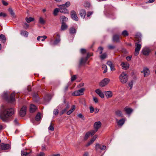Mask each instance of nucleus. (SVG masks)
<instances>
[{
  "label": "nucleus",
  "mask_w": 156,
  "mask_h": 156,
  "mask_svg": "<svg viewBox=\"0 0 156 156\" xmlns=\"http://www.w3.org/2000/svg\"><path fill=\"white\" fill-rule=\"evenodd\" d=\"M69 106L68 104H67L65 108L62 110L60 113V115H62L64 113L66 112L67 109L69 108Z\"/></svg>",
  "instance_id": "c85d7f7f"
},
{
  "label": "nucleus",
  "mask_w": 156,
  "mask_h": 156,
  "mask_svg": "<svg viewBox=\"0 0 156 156\" xmlns=\"http://www.w3.org/2000/svg\"><path fill=\"white\" fill-rule=\"evenodd\" d=\"M113 41L114 42H117L119 41V36L117 35H115L113 37Z\"/></svg>",
  "instance_id": "bb28decb"
},
{
  "label": "nucleus",
  "mask_w": 156,
  "mask_h": 156,
  "mask_svg": "<svg viewBox=\"0 0 156 156\" xmlns=\"http://www.w3.org/2000/svg\"><path fill=\"white\" fill-rule=\"evenodd\" d=\"M150 51L151 50L149 48L145 47L142 49V52L144 55H148Z\"/></svg>",
  "instance_id": "ddd939ff"
},
{
  "label": "nucleus",
  "mask_w": 156,
  "mask_h": 156,
  "mask_svg": "<svg viewBox=\"0 0 156 156\" xmlns=\"http://www.w3.org/2000/svg\"><path fill=\"white\" fill-rule=\"evenodd\" d=\"M75 109V106L74 105L72 106L71 109L67 112V114L69 115L72 113Z\"/></svg>",
  "instance_id": "c756f323"
},
{
  "label": "nucleus",
  "mask_w": 156,
  "mask_h": 156,
  "mask_svg": "<svg viewBox=\"0 0 156 156\" xmlns=\"http://www.w3.org/2000/svg\"><path fill=\"white\" fill-rule=\"evenodd\" d=\"M144 76L146 77L150 73V71L148 68H144L143 70Z\"/></svg>",
  "instance_id": "412c9836"
},
{
  "label": "nucleus",
  "mask_w": 156,
  "mask_h": 156,
  "mask_svg": "<svg viewBox=\"0 0 156 156\" xmlns=\"http://www.w3.org/2000/svg\"><path fill=\"white\" fill-rule=\"evenodd\" d=\"M8 11L12 17H15L16 16L12 8H9L8 9Z\"/></svg>",
  "instance_id": "7c9ffc66"
},
{
  "label": "nucleus",
  "mask_w": 156,
  "mask_h": 156,
  "mask_svg": "<svg viewBox=\"0 0 156 156\" xmlns=\"http://www.w3.org/2000/svg\"><path fill=\"white\" fill-rule=\"evenodd\" d=\"M93 12H87V17H89L90 16L92 15L93 14Z\"/></svg>",
  "instance_id": "e2e57ef3"
},
{
  "label": "nucleus",
  "mask_w": 156,
  "mask_h": 156,
  "mask_svg": "<svg viewBox=\"0 0 156 156\" xmlns=\"http://www.w3.org/2000/svg\"><path fill=\"white\" fill-rule=\"evenodd\" d=\"M131 58H132L131 56H128L126 57V59L127 60V61H129L131 60Z\"/></svg>",
  "instance_id": "680f3d73"
},
{
  "label": "nucleus",
  "mask_w": 156,
  "mask_h": 156,
  "mask_svg": "<svg viewBox=\"0 0 156 156\" xmlns=\"http://www.w3.org/2000/svg\"><path fill=\"white\" fill-rule=\"evenodd\" d=\"M70 2H67L65 4H63L62 5L65 7H68L70 6Z\"/></svg>",
  "instance_id": "a18cd8bd"
},
{
  "label": "nucleus",
  "mask_w": 156,
  "mask_h": 156,
  "mask_svg": "<svg viewBox=\"0 0 156 156\" xmlns=\"http://www.w3.org/2000/svg\"><path fill=\"white\" fill-rule=\"evenodd\" d=\"M81 52L82 54L85 53L86 52V50L84 49H81Z\"/></svg>",
  "instance_id": "69168bd1"
},
{
  "label": "nucleus",
  "mask_w": 156,
  "mask_h": 156,
  "mask_svg": "<svg viewBox=\"0 0 156 156\" xmlns=\"http://www.w3.org/2000/svg\"><path fill=\"white\" fill-rule=\"evenodd\" d=\"M67 26L64 23L62 22L61 27V28L62 30H65L67 28Z\"/></svg>",
  "instance_id": "72a5a7b5"
},
{
  "label": "nucleus",
  "mask_w": 156,
  "mask_h": 156,
  "mask_svg": "<svg viewBox=\"0 0 156 156\" xmlns=\"http://www.w3.org/2000/svg\"><path fill=\"white\" fill-rule=\"evenodd\" d=\"M39 21L40 23L42 24H44L45 23V21L44 19L41 17L39 18Z\"/></svg>",
  "instance_id": "c03bdc74"
},
{
  "label": "nucleus",
  "mask_w": 156,
  "mask_h": 156,
  "mask_svg": "<svg viewBox=\"0 0 156 156\" xmlns=\"http://www.w3.org/2000/svg\"><path fill=\"white\" fill-rule=\"evenodd\" d=\"M26 149L22 150L21 151V156H27L28 154H29L31 153V151L30 152H27L26 151Z\"/></svg>",
  "instance_id": "4be33fe9"
},
{
  "label": "nucleus",
  "mask_w": 156,
  "mask_h": 156,
  "mask_svg": "<svg viewBox=\"0 0 156 156\" xmlns=\"http://www.w3.org/2000/svg\"><path fill=\"white\" fill-rule=\"evenodd\" d=\"M14 113V110L12 108H6L3 112L0 114V118L3 121H6L8 117L12 116Z\"/></svg>",
  "instance_id": "f257e3e1"
},
{
  "label": "nucleus",
  "mask_w": 156,
  "mask_h": 156,
  "mask_svg": "<svg viewBox=\"0 0 156 156\" xmlns=\"http://www.w3.org/2000/svg\"><path fill=\"white\" fill-rule=\"evenodd\" d=\"M141 34L140 33H138L135 35V37L136 41H138L139 43H140L141 41Z\"/></svg>",
  "instance_id": "aec40b11"
},
{
  "label": "nucleus",
  "mask_w": 156,
  "mask_h": 156,
  "mask_svg": "<svg viewBox=\"0 0 156 156\" xmlns=\"http://www.w3.org/2000/svg\"><path fill=\"white\" fill-rule=\"evenodd\" d=\"M118 125L119 126H122L125 123V120L124 119H122L119 120L116 119Z\"/></svg>",
  "instance_id": "a211bd4d"
},
{
  "label": "nucleus",
  "mask_w": 156,
  "mask_h": 156,
  "mask_svg": "<svg viewBox=\"0 0 156 156\" xmlns=\"http://www.w3.org/2000/svg\"><path fill=\"white\" fill-rule=\"evenodd\" d=\"M48 129L49 130H50L52 131H53L54 130V127L52 126H51V125L49 126V127H48Z\"/></svg>",
  "instance_id": "052dcab7"
},
{
  "label": "nucleus",
  "mask_w": 156,
  "mask_h": 156,
  "mask_svg": "<svg viewBox=\"0 0 156 156\" xmlns=\"http://www.w3.org/2000/svg\"><path fill=\"white\" fill-rule=\"evenodd\" d=\"M101 146L99 144H96L95 149L96 150H98L99 149H101Z\"/></svg>",
  "instance_id": "49530a36"
},
{
  "label": "nucleus",
  "mask_w": 156,
  "mask_h": 156,
  "mask_svg": "<svg viewBox=\"0 0 156 156\" xmlns=\"http://www.w3.org/2000/svg\"><path fill=\"white\" fill-rule=\"evenodd\" d=\"M91 55H90L89 53H88L87 54V55L86 57L82 58L80 62V65L85 64L87 61L88 58Z\"/></svg>",
  "instance_id": "9b49d317"
},
{
  "label": "nucleus",
  "mask_w": 156,
  "mask_h": 156,
  "mask_svg": "<svg viewBox=\"0 0 156 156\" xmlns=\"http://www.w3.org/2000/svg\"><path fill=\"white\" fill-rule=\"evenodd\" d=\"M59 12V9L56 8H55L53 12V14L55 16L57 15L58 12Z\"/></svg>",
  "instance_id": "79ce46f5"
},
{
  "label": "nucleus",
  "mask_w": 156,
  "mask_h": 156,
  "mask_svg": "<svg viewBox=\"0 0 156 156\" xmlns=\"http://www.w3.org/2000/svg\"><path fill=\"white\" fill-rule=\"evenodd\" d=\"M103 50V48L101 47H99L98 48V50L100 51L99 53L100 54L102 53Z\"/></svg>",
  "instance_id": "5fc2aeb1"
},
{
  "label": "nucleus",
  "mask_w": 156,
  "mask_h": 156,
  "mask_svg": "<svg viewBox=\"0 0 156 156\" xmlns=\"http://www.w3.org/2000/svg\"><path fill=\"white\" fill-rule=\"evenodd\" d=\"M76 78V75H74L71 76V81H73Z\"/></svg>",
  "instance_id": "603ef678"
},
{
  "label": "nucleus",
  "mask_w": 156,
  "mask_h": 156,
  "mask_svg": "<svg viewBox=\"0 0 156 156\" xmlns=\"http://www.w3.org/2000/svg\"><path fill=\"white\" fill-rule=\"evenodd\" d=\"M107 56V54L106 53H104L102 54L100 56V58L101 59H104L106 58Z\"/></svg>",
  "instance_id": "37998d69"
},
{
  "label": "nucleus",
  "mask_w": 156,
  "mask_h": 156,
  "mask_svg": "<svg viewBox=\"0 0 156 156\" xmlns=\"http://www.w3.org/2000/svg\"><path fill=\"white\" fill-rule=\"evenodd\" d=\"M120 82L122 83H125L128 80V76L126 74L122 72L119 77Z\"/></svg>",
  "instance_id": "7ed1b4c3"
},
{
  "label": "nucleus",
  "mask_w": 156,
  "mask_h": 156,
  "mask_svg": "<svg viewBox=\"0 0 156 156\" xmlns=\"http://www.w3.org/2000/svg\"><path fill=\"white\" fill-rule=\"evenodd\" d=\"M58 6L59 7V12L64 13H69V11L63 5H58Z\"/></svg>",
  "instance_id": "0eeeda50"
},
{
  "label": "nucleus",
  "mask_w": 156,
  "mask_h": 156,
  "mask_svg": "<svg viewBox=\"0 0 156 156\" xmlns=\"http://www.w3.org/2000/svg\"><path fill=\"white\" fill-rule=\"evenodd\" d=\"M10 146L9 144L2 143L0 145V149L2 150H6L9 149Z\"/></svg>",
  "instance_id": "f8f14e48"
},
{
  "label": "nucleus",
  "mask_w": 156,
  "mask_h": 156,
  "mask_svg": "<svg viewBox=\"0 0 156 156\" xmlns=\"http://www.w3.org/2000/svg\"><path fill=\"white\" fill-rule=\"evenodd\" d=\"M95 92L101 98H104V94L100 89H96Z\"/></svg>",
  "instance_id": "f3484780"
},
{
  "label": "nucleus",
  "mask_w": 156,
  "mask_h": 156,
  "mask_svg": "<svg viewBox=\"0 0 156 156\" xmlns=\"http://www.w3.org/2000/svg\"><path fill=\"white\" fill-rule=\"evenodd\" d=\"M2 97L3 99L9 102L13 103L15 101V97L14 93L10 94L9 91H4L2 94Z\"/></svg>",
  "instance_id": "f03ea898"
},
{
  "label": "nucleus",
  "mask_w": 156,
  "mask_h": 156,
  "mask_svg": "<svg viewBox=\"0 0 156 156\" xmlns=\"http://www.w3.org/2000/svg\"><path fill=\"white\" fill-rule=\"evenodd\" d=\"M110 80L107 78H105L102 80L100 83V85L102 87H103L107 85L109 82Z\"/></svg>",
  "instance_id": "1a4fd4ad"
},
{
  "label": "nucleus",
  "mask_w": 156,
  "mask_h": 156,
  "mask_svg": "<svg viewBox=\"0 0 156 156\" xmlns=\"http://www.w3.org/2000/svg\"><path fill=\"white\" fill-rule=\"evenodd\" d=\"M84 90V88H81L79 90L75 91L72 94L73 96H78L82 95L83 94V91Z\"/></svg>",
  "instance_id": "39448f33"
},
{
  "label": "nucleus",
  "mask_w": 156,
  "mask_h": 156,
  "mask_svg": "<svg viewBox=\"0 0 156 156\" xmlns=\"http://www.w3.org/2000/svg\"><path fill=\"white\" fill-rule=\"evenodd\" d=\"M101 125V123L100 121L96 122L94 125V128L95 130H94L95 131V133L97 132L98 129H99Z\"/></svg>",
  "instance_id": "4468645a"
},
{
  "label": "nucleus",
  "mask_w": 156,
  "mask_h": 156,
  "mask_svg": "<svg viewBox=\"0 0 156 156\" xmlns=\"http://www.w3.org/2000/svg\"><path fill=\"white\" fill-rule=\"evenodd\" d=\"M22 25L23 28L27 29L28 28L29 25L27 23L25 22L23 23H22Z\"/></svg>",
  "instance_id": "58836bf2"
},
{
  "label": "nucleus",
  "mask_w": 156,
  "mask_h": 156,
  "mask_svg": "<svg viewBox=\"0 0 156 156\" xmlns=\"http://www.w3.org/2000/svg\"><path fill=\"white\" fill-rule=\"evenodd\" d=\"M6 14L3 12H1L0 13V16H2L3 17H5L6 16Z\"/></svg>",
  "instance_id": "6e6d98bb"
},
{
  "label": "nucleus",
  "mask_w": 156,
  "mask_h": 156,
  "mask_svg": "<svg viewBox=\"0 0 156 156\" xmlns=\"http://www.w3.org/2000/svg\"><path fill=\"white\" fill-rule=\"evenodd\" d=\"M107 64L108 66H110V67L113 65L112 62L110 61H108L107 62Z\"/></svg>",
  "instance_id": "4d7b16f0"
},
{
  "label": "nucleus",
  "mask_w": 156,
  "mask_h": 156,
  "mask_svg": "<svg viewBox=\"0 0 156 156\" xmlns=\"http://www.w3.org/2000/svg\"><path fill=\"white\" fill-rule=\"evenodd\" d=\"M77 116L78 117L81 118L82 120H84V117L82 114H79Z\"/></svg>",
  "instance_id": "de8ad7c7"
},
{
  "label": "nucleus",
  "mask_w": 156,
  "mask_h": 156,
  "mask_svg": "<svg viewBox=\"0 0 156 156\" xmlns=\"http://www.w3.org/2000/svg\"><path fill=\"white\" fill-rule=\"evenodd\" d=\"M60 20L62 22L64 23V22L67 21L68 18L64 16H62L60 17Z\"/></svg>",
  "instance_id": "473e14b6"
},
{
  "label": "nucleus",
  "mask_w": 156,
  "mask_h": 156,
  "mask_svg": "<svg viewBox=\"0 0 156 156\" xmlns=\"http://www.w3.org/2000/svg\"><path fill=\"white\" fill-rule=\"evenodd\" d=\"M106 147L105 145H102L101 146V149L102 150H104L105 149Z\"/></svg>",
  "instance_id": "338daca9"
},
{
  "label": "nucleus",
  "mask_w": 156,
  "mask_h": 156,
  "mask_svg": "<svg viewBox=\"0 0 156 156\" xmlns=\"http://www.w3.org/2000/svg\"><path fill=\"white\" fill-rule=\"evenodd\" d=\"M57 38L53 42L52 39H51V40L50 42V44L51 45H56L60 42V36L59 34H57Z\"/></svg>",
  "instance_id": "20e7f679"
},
{
  "label": "nucleus",
  "mask_w": 156,
  "mask_h": 156,
  "mask_svg": "<svg viewBox=\"0 0 156 156\" xmlns=\"http://www.w3.org/2000/svg\"><path fill=\"white\" fill-rule=\"evenodd\" d=\"M54 114L55 115H57L58 113V110L57 109H55L53 112Z\"/></svg>",
  "instance_id": "09e8293b"
},
{
  "label": "nucleus",
  "mask_w": 156,
  "mask_h": 156,
  "mask_svg": "<svg viewBox=\"0 0 156 156\" xmlns=\"http://www.w3.org/2000/svg\"><path fill=\"white\" fill-rule=\"evenodd\" d=\"M140 43L136 42L135 44L136 48H135V51L134 52V55L136 56L137 55L141 48V45L139 44Z\"/></svg>",
  "instance_id": "423d86ee"
},
{
  "label": "nucleus",
  "mask_w": 156,
  "mask_h": 156,
  "mask_svg": "<svg viewBox=\"0 0 156 156\" xmlns=\"http://www.w3.org/2000/svg\"><path fill=\"white\" fill-rule=\"evenodd\" d=\"M50 156H61V155L59 154H52L50 155Z\"/></svg>",
  "instance_id": "774afa93"
},
{
  "label": "nucleus",
  "mask_w": 156,
  "mask_h": 156,
  "mask_svg": "<svg viewBox=\"0 0 156 156\" xmlns=\"http://www.w3.org/2000/svg\"><path fill=\"white\" fill-rule=\"evenodd\" d=\"M86 11L84 9H81L80 11V14L81 17L84 18L86 15Z\"/></svg>",
  "instance_id": "5701e85b"
},
{
  "label": "nucleus",
  "mask_w": 156,
  "mask_h": 156,
  "mask_svg": "<svg viewBox=\"0 0 156 156\" xmlns=\"http://www.w3.org/2000/svg\"><path fill=\"white\" fill-rule=\"evenodd\" d=\"M105 94L107 98H111L112 96V93L111 91H107L105 92Z\"/></svg>",
  "instance_id": "393cba45"
},
{
  "label": "nucleus",
  "mask_w": 156,
  "mask_h": 156,
  "mask_svg": "<svg viewBox=\"0 0 156 156\" xmlns=\"http://www.w3.org/2000/svg\"><path fill=\"white\" fill-rule=\"evenodd\" d=\"M41 118V115L40 113H38L35 117V120L36 121H39Z\"/></svg>",
  "instance_id": "f704fd0d"
},
{
  "label": "nucleus",
  "mask_w": 156,
  "mask_h": 156,
  "mask_svg": "<svg viewBox=\"0 0 156 156\" xmlns=\"http://www.w3.org/2000/svg\"><path fill=\"white\" fill-rule=\"evenodd\" d=\"M71 18L74 20L76 21L78 20V18L77 16L76 12L74 11H72L71 12Z\"/></svg>",
  "instance_id": "2eb2a0df"
},
{
  "label": "nucleus",
  "mask_w": 156,
  "mask_h": 156,
  "mask_svg": "<svg viewBox=\"0 0 156 156\" xmlns=\"http://www.w3.org/2000/svg\"><path fill=\"white\" fill-rule=\"evenodd\" d=\"M76 32V29L73 27H72L70 28L69 33L70 34H75Z\"/></svg>",
  "instance_id": "2f4dec72"
},
{
  "label": "nucleus",
  "mask_w": 156,
  "mask_h": 156,
  "mask_svg": "<svg viewBox=\"0 0 156 156\" xmlns=\"http://www.w3.org/2000/svg\"><path fill=\"white\" fill-rule=\"evenodd\" d=\"M20 34L21 36L25 37H27L28 36L29 33L26 31L22 30Z\"/></svg>",
  "instance_id": "b1692460"
},
{
  "label": "nucleus",
  "mask_w": 156,
  "mask_h": 156,
  "mask_svg": "<svg viewBox=\"0 0 156 156\" xmlns=\"http://www.w3.org/2000/svg\"><path fill=\"white\" fill-rule=\"evenodd\" d=\"M37 108L33 104H31L30 106V111L31 113L34 112L36 110Z\"/></svg>",
  "instance_id": "6ab92c4d"
},
{
  "label": "nucleus",
  "mask_w": 156,
  "mask_h": 156,
  "mask_svg": "<svg viewBox=\"0 0 156 156\" xmlns=\"http://www.w3.org/2000/svg\"><path fill=\"white\" fill-rule=\"evenodd\" d=\"M124 110L128 114H130L133 111V110L132 109L127 107L125 108Z\"/></svg>",
  "instance_id": "a878e982"
},
{
  "label": "nucleus",
  "mask_w": 156,
  "mask_h": 156,
  "mask_svg": "<svg viewBox=\"0 0 156 156\" xmlns=\"http://www.w3.org/2000/svg\"><path fill=\"white\" fill-rule=\"evenodd\" d=\"M97 137L98 135H95L92 137V138L91 139L90 142L91 143V144H92L93 143V142L97 138Z\"/></svg>",
  "instance_id": "a19ab883"
},
{
  "label": "nucleus",
  "mask_w": 156,
  "mask_h": 156,
  "mask_svg": "<svg viewBox=\"0 0 156 156\" xmlns=\"http://www.w3.org/2000/svg\"><path fill=\"white\" fill-rule=\"evenodd\" d=\"M121 66L122 67V69H127L129 67V64L127 62H122L121 64Z\"/></svg>",
  "instance_id": "dca6fc26"
},
{
  "label": "nucleus",
  "mask_w": 156,
  "mask_h": 156,
  "mask_svg": "<svg viewBox=\"0 0 156 156\" xmlns=\"http://www.w3.org/2000/svg\"><path fill=\"white\" fill-rule=\"evenodd\" d=\"M95 133V131L93 130L87 132L85 135L84 139L85 140H87L90 136H93Z\"/></svg>",
  "instance_id": "6e6552de"
},
{
  "label": "nucleus",
  "mask_w": 156,
  "mask_h": 156,
  "mask_svg": "<svg viewBox=\"0 0 156 156\" xmlns=\"http://www.w3.org/2000/svg\"><path fill=\"white\" fill-rule=\"evenodd\" d=\"M115 114L116 115L119 117H122V112L119 110H117L115 111Z\"/></svg>",
  "instance_id": "cd10ccee"
},
{
  "label": "nucleus",
  "mask_w": 156,
  "mask_h": 156,
  "mask_svg": "<svg viewBox=\"0 0 156 156\" xmlns=\"http://www.w3.org/2000/svg\"><path fill=\"white\" fill-rule=\"evenodd\" d=\"M93 100L94 101L95 103H97L98 102V100L97 98L93 97Z\"/></svg>",
  "instance_id": "13d9d810"
},
{
  "label": "nucleus",
  "mask_w": 156,
  "mask_h": 156,
  "mask_svg": "<svg viewBox=\"0 0 156 156\" xmlns=\"http://www.w3.org/2000/svg\"><path fill=\"white\" fill-rule=\"evenodd\" d=\"M129 35V34L127 31L124 30L123 31L122 33V35L124 37L127 36Z\"/></svg>",
  "instance_id": "4c0bfd02"
},
{
  "label": "nucleus",
  "mask_w": 156,
  "mask_h": 156,
  "mask_svg": "<svg viewBox=\"0 0 156 156\" xmlns=\"http://www.w3.org/2000/svg\"><path fill=\"white\" fill-rule=\"evenodd\" d=\"M27 107L25 106H23L20 109V116L23 117L26 113Z\"/></svg>",
  "instance_id": "9d476101"
},
{
  "label": "nucleus",
  "mask_w": 156,
  "mask_h": 156,
  "mask_svg": "<svg viewBox=\"0 0 156 156\" xmlns=\"http://www.w3.org/2000/svg\"><path fill=\"white\" fill-rule=\"evenodd\" d=\"M102 68L103 69H104L103 73H105L107 72V68L106 66L105 65H102Z\"/></svg>",
  "instance_id": "ea45409f"
},
{
  "label": "nucleus",
  "mask_w": 156,
  "mask_h": 156,
  "mask_svg": "<svg viewBox=\"0 0 156 156\" xmlns=\"http://www.w3.org/2000/svg\"><path fill=\"white\" fill-rule=\"evenodd\" d=\"M129 86L130 87V89H131L133 87V82L131 81L128 84Z\"/></svg>",
  "instance_id": "3c124183"
},
{
  "label": "nucleus",
  "mask_w": 156,
  "mask_h": 156,
  "mask_svg": "<svg viewBox=\"0 0 156 156\" xmlns=\"http://www.w3.org/2000/svg\"><path fill=\"white\" fill-rule=\"evenodd\" d=\"M90 112L91 113L93 112L94 111V108L92 106H91L90 107Z\"/></svg>",
  "instance_id": "0e129e2a"
},
{
  "label": "nucleus",
  "mask_w": 156,
  "mask_h": 156,
  "mask_svg": "<svg viewBox=\"0 0 156 156\" xmlns=\"http://www.w3.org/2000/svg\"><path fill=\"white\" fill-rule=\"evenodd\" d=\"M37 156H45V154L43 152H40L37 154Z\"/></svg>",
  "instance_id": "8fccbe9b"
},
{
  "label": "nucleus",
  "mask_w": 156,
  "mask_h": 156,
  "mask_svg": "<svg viewBox=\"0 0 156 156\" xmlns=\"http://www.w3.org/2000/svg\"><path fill=\"white\" fill-rule=\"evenodd\" d=\"M34 19L31 17H29V18L27 17L26 18V20L27 22L28 23H29L32 21H33L34 20Z\"/></svg>",
  "instance_id": "c9c22d12"
},
{
  "label": "nucleus",
  "mask_w": 156,
  "mask_h": 156,
  "mask_svg": "<svg viewBox=\"0 0 156 156\" xmlns=\"http://www.w3.org/2000/svg\"><path fill=\"white\" fill-rule=\"evenodd\" d=\"M0 38L2 40V42L4 43L6 41V38L5 35L1 34L0 35Z\"/></svg>",
  "instance_id": "e433bc0d"
},
{
  "label": "nucleus",
  "mask_w": 156,
  "mask_h": 156,
  "mask_svg": "<svg viewBox=\"0 0 156 156\" xmlns=\"http://www.w3.org/2000/svg\"><path fill=\"white\" fill-rule=\"evenodd\" d=\"M41 38H42V39L41 40V41H44V40L46 39L47 38V36H46L45 35H44V36H41Z\"/></svg>",
  "instance_id": "864d4df0"
},
{
  "label": "nucleus",
  "mask_w": 156,
  "mask_h": 156,
  "mask_svg": "<svg viewBox=\"0 0 156 156\" xmlns=\"http://www.w3.org/2000/svg\"><path fill=\"white\" fill-rule=\"evenodd\" d=\"M83 156H89V153L87 151L84 152L83 154Z\"/></svg>",
  "instance_id": "bf43d9fd"
}]
</instances>
